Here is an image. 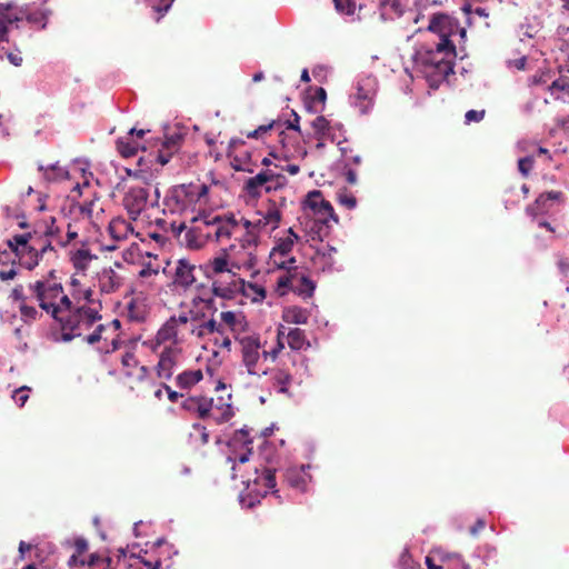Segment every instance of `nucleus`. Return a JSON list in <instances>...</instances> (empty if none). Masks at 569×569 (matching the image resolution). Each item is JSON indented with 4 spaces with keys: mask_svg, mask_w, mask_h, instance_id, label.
Wrapping results in <instances>:
<instances>
[{
    "mask_svg": "<svg viewBox=\"0 0 569 569\" xmlns=\"http://www.w3.org/2000/svg\"><path fill=\"white\" fill-rule=\"evenodd\" d=\"M460 30L465 36V29L459 28V21L447 13H433L429 22V31L439 36L436 50H429V89H438L439 86L453 73V60L456 46L450 37Z\"/></svg>",
    "mask_w": 569,
    "mask_h": 569,
    "instance_id": "nucleus-1",
    "label": "nucleus"
},
{
    "mask_svg": "<svg viewBox=\"0 0 569 569\" xmlns=\"http://www.w3.org/2000/svg\"><path fill=\"white\" fill-rule=\"evenodd\" d=\"M102 316L97 306L73 305L59 315L56 321L59 323L64 341L82 338L89 345H94L102 339L107 325L101 323Z\"/></svg>",
    "mask_w": 569,
    "mask_h": 569,
    "instance_id": "nucleus-2",
    "label": "nucleus"
},
{
    "mask_svg": "<svg viewBox=\"0 0 569 569\" xmlns=\"http://www.w3.org/2000/svg\"><path fill=\"white\" fill-rule=\"evenodd\" d=\"M191 227L184 234L186 243L191 249H200L208 241L220 242L230 239L239 228V222L232 213L220 214L213 211H201L192 216Z\"/></svg>",
    "mask_w": 569,
    "mask_h": 569,
    "instance_id": "nucleus-3",
    "label": "nucleus"
},
{
    "mask_svg": "<svg viewBox=\"0 0 569 569\" xmlns=\"http://www.w3.org/2000/svg\"><path fill=\"white\" fill-rule=\"evenodd\" d=\"M253 471L254 477H244L241 475V482L246 486V492L239 495V503L244 509H252L260 503L269 489L276 487L274 472L262 465V469L257 465H232V478L236 479L239 472Z\"/></svg>",
    "mask_w": 569,
    "mask_h": 569,
    "instance_id": "nucleus-4",
    "label": "nucleus"
},
{
    "mask_svg": "<svg viewBox=\"0 0 569 569\" xmlns=\"http://www.w3.org/2000/svg\"><path fill=\"white\" fill-rule=\"evenodd\" d=\"M8 247L27 270H33L48 254L56 256V250L49 239L39 232L14 234L7 241Z\"/></svg>",
    "mask_w": 569,
    "mask_h": 569,
    "instance_id": "nucleus-5",
    "label": "nucleus"
},
{
    "mask_svg": "<svg viewBox=\"0 0 569 569\" xmlns=\"http://www.w3.org/2000/svg\"><path fill=\"white\" fill-rule=\"evenodd\" d=\"M28 289L39 308L54 320L71 306V299L58 279H39L29 283Z\"/></svg>",
    "mask_w": 569,
    "mask_h": 569,
    "instance_id": "nucleus-6",
    "label": "nucleus"
},
{
    "mask_svg": "<svg viewBox=\"0 0 569 569\" xmlns=\"http://www.w3.org/2000/svg\"><path fill=\"white\" fill-rule=\"evenodd\" d=\"M209 188L204 183L179 184L171 188L164 198V212L173 214L193 213Z\"/></svg>",
    "mask_w": 569,
    "mask_h": 569,
    "instance_id": "nucleus-7",
    "label": "nucleus"
},
{
    "mask_svg": "<svg viewBox=\"0 0 569 569\" xmlns=\"http://www.w3.org/2000/svg\"><path fill=\"white\" fill-rule=\"evenodd\" d=\"M236 341L240 346L241 363L246 368L248 375H267V369L262 368V350L264 349L260 340V336L258 333L237 335Z\"/></svg>",
    "mask_w": 569,
    "mask_h": 569,
    "instance_id": "nucleus-8",
    "label": "nucleus"
},
{
    "mask_svg": "<svg viewBox=\"0 0 569 569\" xmlns=\"http://www.w3.org/2000/svg\"><path fill=\"white\" fill-rule=\"evenodd\" d=\"M315 288L313 281L300 273L297 267L280 274L276 281V291L279 296H284L291 290L303 298H309L312 296Z\"/></svg>",
    "mask_w": 569,
    "mask_h": 569,
    "instance_id": "nucleus-9",
    "label": "nucleus"
},
{
    "mask_svg": "<svg viewBox=\"0 0 569 569\" xmlns=\"http://www.w3.org/2000/svg\"><path fill=\"white\" fill-rule=\"evenodd\" d=\"M239 270L240 269L237 268H230L210 279L212 282L213 295L223 299H232L240 292L248 296V292L246 291V282L238 274Z\"/></svg>",
    "mask_w": 569,
    "mask_h": 569,
    "instance_id": "nucleus-10",
    "label": "nucleus"
},
{
    "mask_svg": "<svg viewBox=\"0 0 569 569\" xmlns=\"http://www.w3.org/2000/svg\"><path fill=\"white\" fill-rule=\"evenodd\" d=\"M377 90L378 80L375 76L368 74L358 79L353 98L355 106L361 114H367L371 111Z\"/></svg>",
    "mask_w": 569,
    "mask_h": 569,
    "instance_id": "nucleus-11",
    "label": "nucleus"
},
{
    "mask_svg": "<svg viewBox=\"0 0 569 569\" xmlns=\"http://www.w3.org/2000/svg\"><path fill=\"white\" fill-rule=\"evenodd\" d=\"M283 177L280 173H276L273 170L266 169L260 171L254 177L249 178L244 182V191L252 198L261 196L262 190L267 193L272 190H277L281 183L280 179Z\"/></svg>",
    "mask_w": 569,
    "mask_h": 569,
    "instance_id": "nucleus-12",
    "label": "nucleus"
},
{
    "mask_svg": "<svg viewBox=\"0 0 569 569\" xmlns=\"http://www.w3.org/2000/svg\"><path fill=\"white\" fill-rule=\"evenodd\" d=\"M307 206L312 210L318 222L328 226L330 221L338 222V216L335 213L333 207L327 201L321 191H310L306 200Z\"/></svg>",
    "mask_w": 569,
    "mask_h": 569,
    "instance_id": "nucleus-13",
    "label": "nucleus"
},
{
    "mask_svg": "<svg viewBox=\"0 0 569 569\" xmlns=\"http://www.w3.org/2000/svg\"><path fill=\"white\" fill-rule=\"evenodd\" d=\"M216 315L217 308L213 306V300L199 299L193 300L192 308L188 312H182L178 316V321L182 323V328L186 330L207 318V315Z\"/></svg>",
    "mask_w": 569,
    "mask_h": 569,
    "instance_id": "nucleus-14",
    "label": "nucleus"
},
{
    "mask_svg": "<svg viewBox=\"0 0 569 569\" xmlns=\"http://www.w3.org/2000/svg\"><path fill=\"white\" fill-rule=\"evenodd\" d=\"M149 191L143 187H131L122 199V204L131 220H137L148 204Z\"/></svg>",
    "mask_w": 569,
    "mask_h": 569,
    "instance_id": "nucleus-15",
    "label": "nucleus"
},
{
    "mask_svg": "<svg viewBox=\"0 0 569 569\" xmlns=\"http://www.w3.org/2000/svg\"><path fill=\"white\" fill-rule=\"evenodd\" d=\"M563 202L565 196L561 191L551 190L542 192L533 203L527 206L526 213L532 218V220H537L539 216L548 213L555 203L560 204Z\"/></svg>",
    "mask_w": 569,
    "mask_h": 569,
    "instance_id": "nucleus-16",
    "label": "nucleus"
},
{
    "mask_svg": "<svg viewBox=\"0 0 569 569\" xmlns=\"http://www.w3.org/2000/svg\"><path fill=\"white\" fill-rule=\"evenodd\" d=\"M311 465H290L284 472V480L289 487L306 492L310 475L308 470Z\"/></svg>",
    "mask_w": 569,
    "mask_h": 569,
    "instance_id": "nucleus-17",
    "label": "nucleus"
},
{
    "mask_svg": "<svg viewBox=\"0 0 569 569\" xmlns=\"http://www.w3.org/2000/svg\"><path fill=\"white\" fill-rule=\"evenodd\" d=\"M241 261H231L227 253V250H223L221 254L209 259L203 266V272L208 279H212L221 272L227 271L230 268H241Z\"/></svg>",
    "mask_w": 569,
    "mask_h": 569,
    "instance_id": "nucleus-18",
    "label": "nucleus"
},
{
    "mask_svg": "<svg viewBox=\"0 0 569 569\" xmlns=\"http://www.w3.org/2000/svg\"><path fill=\"white\" fill-rule=\"evenodd\" d=\"M181 350L177 347H166L161 353L157 365V373L161 379H170L173 369L179 361Z\"/></svg>",
    "mask_w": 569,
    "mask_h": 569,
    "instance_id": "nucleus-19",
    "label": "nucleus"
},
{
    "mask_svg": "<svg viewBox=\"0 0 569 569\" xmlns=\"http://www.w3.org/2000/svg\"><path fill=\"white\" fill-rule=\"evenodd\" d=\"M179 335H181V338H183L186 330L182 328V323L178 321V317L172 316L158 330L156 340L158 345L169 341L177 345L179 342Z\"/></svg>",
    "mask_w": 569,
    "mask_h": 569,
    "instance_id": "nucleus-20",
    "label": "nucleus"
},
{
    "mask_svg": "<svg viewBox=\"0 0 569 569\" xmlns=\"http://www.w3.org/2000/svg\"><path fill=\"white\" fill-rule=\"evenodd\" d=\"M214 316L216 315L208 313L203 321L186 329V333H189L200 340H203L214 333H222V325L216 320Z\"/></svg>",
    "mask_w": 569,
    "mask_h": 569,
    "instance_id": "nucleus-21",
    "label": "nucleus"
},
{
    "mask_svg": "<svg viewBox=\"0 0 569 569\" xmlns=\"http://www.w3.org/2000/svg\"><path fill=\"white\" fill-rule=\"evenodd\" d=\"M123 284V278L116 272L113 267L103 268L98 273V286L102 293H112L118 291Z\"/></svg>",
    "mask_w": 569,
    "mask_h": 569,
    "instance_id": "nucleus-22",
    "label": "nucleus"
},
{
    "mask_svg": "<svg viewBox=\"0 0 569 569\" xmlns=\"http://www.w3.org/2000/svg\"><path fill=\"white\" fill-rule=\"evenodd\" d=\"M230 399L231 395H228L227 398L222 396L217 399L211 398L210 418L217 423H224L232 418L233 410Z\"/></svg>",
    "mask_w": 569,
    "mask_h": 569,
    "instance_id": "nucleus-23",
    "label": "nucleus"
},
{
    "mask_svg": "<svg viewBox=\"0 0 569 569\" xmlns=\"http://www.w3.org/2000/svg\"><path fill=\"white\" fill-rule=\"evenodd\" d=\"M69 258L72 267L78 272L84 274L90 268L91 263L98 259V256L92 253L89 248L82 244L80 248L70 250Z\"/></svg>",
    "mask_w": 569,
    "mask_h": 569,
    "instance_id": "nucleus-24",
    "label": "nucleus"
},
{
    "mask_svg": "<svg viewBox=\"0 0 569 569\" xmlns=\"http://www.w3.org/2000/svg\"><path fill=\"white\" fill-rule=\"evenodd\" d=\"M258 233L256 231L246 232L240 239L239 243L244 252V258L241 260L242 264L247 268H252L256 264V248L258 246Z\"/></svg>",
    "mask_w": 569,
    "mask_h": 569,
    "instance_id": "nucleus-25",
    "label": "nucleus"
},
{
    "mask_svg": "<svg viewBox=\"0 0 569 569\" xmlns=\"http://www.w3.org/2000/svg\"><path fill=\"white\" fill-rule=\"evenodd\" d=\"M220 321L219 323L223 326V329L229 328L234 340L237 335H246L247 322L240 312L222 311L220 312Z\"/></svg>",
    "mask_w": 569,
    "mask_h": 569,
    "instance_id": "nucleus-26",
    "label": "nucleus"
},
{
    "mask_svg": "<svg viewBox=\"0 0 569 569\" xmlns=\"http://www.w3.org/2000/svg\"><path fill=\"white\" fill-rule=\"evenodd\" d=\"M133 231L132 223L122 217L113 218L108 226V232L114 242L127 240Z\"/></svg>",
    "mask_w": 569,
    "mask_h": 569,
    "instance_id": "nucleus-27",
    "label": "nucleus"
},
{
    "mask_svg": "<svg viewBox=\"0 0 569 569\" xmlns=\"http://www.w3.org/2000/svg\"><path fill=\"white\" fill-rule=\"evenodd\" d=\"M183 408L196 412L199 418H210L211 398L204 396H192L184 400Z\"/></svg>",
    "mask_w": 569,
    "mask_h": 569,
    "instance_id": "nucleus-28",
    "label": "nucleus"
},
{
    "mask_svg": "<svg viewBox=\"0 0 569 569\" xmlns=\"http://www.w3.org/2000/svg\"><path fill=\"white\" fill-rule=\"evenodd\" d=\"M271 382L272 387L280 393L290 395L289 387L292 383V375L284 367H277L271 370Z\"/></svg>",
    "mask_w": 569,
    "mask_h": 569,
    "instance_id": "nucleus-29",
    "label": "nucleus"
},
{
    "mask_svg": "<svg viewBox=\"0 0 569 569\" xmlns=\"http://www.w3.org/2000/svg\"><path fill=\"white\" fill-rule=\"evenodd\" d=\"M121 363L124 367V375L127 377L136 376L139 380H143L148 375V369L144 366H138V360L133 352H126L121 357Z\"/></svg>",
    "mask_w": 569,
    "mask_h": 569,
    "instance_id": "nucleus-30",
    "label": "nucleus"
},
{
    "mask_svg": "<svg viewBox=\"0 0 569 569\" xmlns=\"http://www.w3.org/2000/svg\"><path fill=\"white\" fill-rule=\"evenodd\" d=\"M193 271L194 266L186 260H179L174 271V283L184 288L191 286L196 281Z\"/></svg>",
    "mask_w": 569,
    "mask_h": 569,
    "instance_id": "nucleus-31",
    "label": "nucleus"
},
{
    "mask_svg": "<svg viewBox=\"0 0 569 569\" xmlns=\"http://www.w3.org/2000/svg\"><path fill=\"white\" fill-rule=\"evenodd\" d=\"M251 439L249 438V433L247 430L244 429H240L238 431H236L233 438L231 439V446L232 447H238L239 445H241L246 451L244 452H241L238 457V462L240 463H243V462H247L249 460V455L251 453V450L252 448L249 447L251 445ZM228 460L230 462H236L237 458H228Z\"/></svg>",
    "mask_w": 569,
    "mask_h": 569,
    "instance_id": "nucleus-32",
    "label": "nucleus"
},
{
    "mask_svg": "<svg viewBox=\"0 0 569 569\" xmlns=\"http://www.w3.org/2000/svg\"><path fill=\"white\" fill-rule=\"evenodd\" d=\"M300 237L293 231L292 228L287 230V236L279 238L276 246L272 248L274 259L278 256H289L293 249L295 243Z\"/></svg>",
    "mask_w": 569,
    "mask_h": 569,
    "instance_id": "nucleus-33",
    "label": "nucleus"
},
{
    "mask_svg": "<svg viewBox=\"0 0 569 569\" xmlns=\"http://www.w3.org/2000/svg\"><path fill=\"white\" fill-rule=\"evenodd\" d=\"M77 210L80 218L93 226L98 224L99 214L103 212L98 200L84 201L82 204L78 206Z\"/></svg>",
    "mask_w": 569,
    "mask_h": 569,
    "instance_id": "nucleus-34",
    "label": "nucleus"
},
{
    "mask_svg": "<svg viewBox=\"0 0 569 569\" xmlns=\"http://www.w3.org/2000/svg\"><path fill=\"white\" fill-rule=\"evenodd\" d=\"M117 151L122 158H131L138 153L140 149L146 148L134 137H121L116 142Z\"/></svg>",
    "mask_w": 569,
    "mask_h": 569,
    "instance_id": "nucleus-35",
    "label": "nucleus"
},
{
    "mask_svg": "<svg viewBox=\"0 0 569 569\" xmlns=\"http://www.w3.org/2000/svg\"><path fill=\"white\" fill-rule=\"evenodd\" d=\"M284 336L287 337L288 346L292 350L299 351L310 348V342L307 339L306 332L300 328H291L287 335L284 333Z\"/></svg>",
    "mask_w": 569,
    "mask_h": 569,
    "instance_id": "nucleus-36",
    "label": "nucleus"
},
{
    "mask_svg": "<svg viewBox=\"0 0 569 569\" xmlns=\"http://www.w3.org/2000/svg\"><path fill=\"white\" fill-rule=\"evenodd\" d=\"M52 11L49 8L42 7L39 9L30 10L26 14V19L29 23L36 26L39 29H44Z\"/></svg>",
    "mask_w": 569,
    "mask_h": 569,
    "instance_id": "nucleus-37",
    "label": "nucleus"
},
{
    "mask_svg": "<svg viewBox=\"0 0 569 569\" xmlns=\"http://www.w3.org/2000/svg\"><path fill=\"white\" fill-rule=\"evenodd\" d=\"M203 375L200 369L186 370L177 376V385L180 388L188 389L202 380Z\"/></svg>",
    "mask_w": 569,
    "mask_h": 569,
    "instance_id": "nucleus-38",
    "label": "nucleus"
},
{
    "mask_svg": "<svg viewBox=\"0 0 569 569\" xmlns=\"http://www.w3.org/2000/svg\"><path fill=\"white\" fill-rule=\"evenodd\" d=\"M282 318L288 323L305 325L308 321L309 315L307 310L300 307H290L284 310Z\"/></svg>",
    "mask_w": 569,
    "mask_h": 569,
    "instance_id": "nucleus-39",
    "label": "nucleus"
},
{
    "mask_svg": "<svg viewBox=\"0 0 569 569\" xmlns=\"http://www.w3.org/2000/svg\"><path fill=\"white\" fill-rule=\"evenodd\" d=\"M20 318L24 323H30L39 320L42 317V312H40L34 306L29 303V300L18 306Z\"/></svg>",
    "mask_w": 569,
    "mask_h": 569,
    "instance_id": "nucleus-40",
    "label": "nucleus"
},
{
    "mask_svg": "<svg viewBox=\"0 0 569 569\" xmlns=\"http://www.w3.org/2000/svg\"><path fill=\"white\" fill-rule=\"evenodd\" d=\"M296 258L289 257V256H278L276 259L273 257V251L270 252V263L277 268L286 270V272H289V270H292L296 268Z\"/></svg>",
    "mask_w": 569,
    "mask_h": 569,
    "instance_id": "nucleus-41",
    "label": "nucleus"
},
{
    "mask_svg": "<svg viewBox=\"0 0 569 569\" xmlns=\"http://www.w3.org/2000/svg\"><path fill=\"white\" fill-rule=\"evenodd\" d=\"M283 337H284V328L280 327L278 329V332H277V345H276V347L272 348L269 351L268 350H262L263 360L271 359L272 361H274L279 357L280 352L284 348Z\"/></svg>",
    "mask_w": 569,
    "mask_h": 569,
    "instance_id": "nucleus-42",
    "label": "nucleus"
},
{
    "mask_svg": "<svg viewBox=\"0 0 569 569\" xmlns=\"http://www.w3.org/2000/svg\"><path fill=\"white\" fill-rule=\"evenodd\" d=\"M150 8L158 13L156 21L159 22L160 19L170 10L174 0H147Z\"/></svg>",
    "mask_w": 569,
    "mask_h": 569,
    "instance_id": "nucleus-43",
    "label": "nucleus"
},
{
    "mask_svg": "<svg viewBox=\"0 0 569 569\" xmlns=\"http://www.w3.org/2000/svg\"><path fill=\"white\" fill-rule=\"evenodd\" d=\"M73 299L76 300V306H78V300H80V305L97 306L99 311L101 310V303L93 299V290L91 288L73 293Z\"/></svg>",
    "mask_w": 569,
    "mask_h": 569,
    "instance_id": "nucleus-44",
    "label": "nucleus"
},
{
    "mask_svg": "<svg viewBox=\"0 0 569 569\" xmlns=\"http://www.w3.org/2000/svg\"><path fill=\"white\" fill-rule=\"evenodd\" d=\"M337 199L341 206L346 207L349 210L355 209L357 206V198L347 189L340 190L337 193Z\"/></svg>",
    "mask_w": 569,
    "mask_h": 569,
    "instance_id": "nucleus-45",
    "label": "nucleus"
},
{
    "mask_svg": "<svg viewBox=\"0 0 569 569\" xmlns=\"http://www.w3.org/2000/svg\"><path fill=\"white\" fill-rule=\"evenodd\" d=\"M262 218L264 219L263 224H271L272 229H276L281 220V213L277 207L272 204Z\"/></svg>",
    "mask_w": 569,
    "mask_h": 569,
    "instance_id": "nucleus-46",
    "label": "nucleus"
},
{
    "mask_svg": "<svg viewBox=\"0 0 569 569\" xmlns=\"http://www.w3.org/2000/svg\"><path fill=\"white\" fill-rule=\"evenodd\" d=\"M279 124H280L279 121L272 120L268 124H262V126H259L257 129H254L252 131H248L246 133V137L248 139H258V138L264 136L267 132H269L274 127H278Z\"/></svg>",
    "mask_w": 569,
    "mask_h": 569,
    "instance_id": "nucleus-47",
    "label": "nucleus"
},
{
    "mask_svg": "<svg viewBox=\"0 0 569 569\" xmlns=\"http://www.w3.org/2000/svg\"><path fill=\"white\" fill-rule=\"evenodd\" d=\"M337 12L341 14H353L356 2L353 0H332Z\"/></svg>",
    "mask_w": 569,
    "mask_h": 569,
    "instance_id": "nucleus-48",
    "label": "nucleus"
},
{
    "mask_svg": "<svg viewBox=\"0 0 569 569\" xmlns=\"http://www.w3.org/2000/svg\"><path fill=\"white\" fill-rule=\"evenodd\" d=\"M30 388L23 386L16 389L12 393V399L19 407H23L29 399Z\"/></svg>",
    "mask_w": 569,
    "mask_h": 569,
    "instance_id": "nucleus-49",
    "label": "nucleus"
},
{
    "mask_svg": "<svg viewBox=\"0 0 569 569\" xmlns=\"http://www.w3.org/2000/svg\"><path fill=\"white\" fill-rule=\"evenodd\" d=\"M533 157L528 156L518 160V170L523 177H528L533 168Z\"/></svg>",
    "mask_w": 569,
    "mask_h": 569,
    "instance_id": "nucleus-50",
    "label": "nucleus"
},
{
    "mask_svg": "<svg viewBox=\"0 0 569 569\" xmlns=\"http://www.w3.org/2000/svg\"><path fill=\"white\" fill-rule=\"evenodd\" d=\"M214 337V346L222 350L231 351V339L228 335H226L224 330L222 329V333H216Z\"/></svg>",
    "mask_w": 569,
    "mask_h": 569,
    "instance_id": "nucleus-51",
    "label": "nucleus"
},
{
    "mask_svg": "<svg viewBox=\"0 0 569 569\" xmlns=\"http://www.w3.org/2000/svg\"><path fill=\"white\" fill-rule=\"evenodd\" d=\"M9 298L12 300V302L18 303V306L29 300V298L24 295V289L22 284H17L11 290Z\"/></svg>",
    "mask_w": 569,
    "mask_h": 569,
    "instance_id": "nucleus-52",
    "label": "nucleus"
},
{
    "mask_svg": "<svg viewBox=\"0 0 569 569\" xmlns=\"http://www.w3.org/2000/svg\"><path fill=\"white\" fill-rule=\"evenodd\" d=\"M180 142H181V136L180 134H173L171 137H168L162 142V147L173 154L174 152L178 151Z\"/></svg>",
    "mask_w": 569,
    "mask_h": 569,
    "instance_id": "nucleus-53",
    "label": "nucleus"
},
{
    "mask_svg": "<svg viewBox=\"0 0 569 569\" xmlns=\"http://www.w3.org/2000/svg\"><path fill=\"white\" fill-rule=\"evenodd\" d=\"M312 128L317 134L323 136L329 129L328 120L319 116L312 121Z\"/></svg>",
    "mask_w": 569,
    "mask_h": 569,
    "instance_id": "nucleus-54",
    "label": "nucleus"
},
{
    "mask_svg": "<svg viewBox=\"0 0 569 569\" xmlns=\"http://www.w3.org/2000/svg\"><path fill=\"white\" fill-rule=\"evenodd\" d=\"M548 90L553 92L555 90L563 91L569 94V78H558L548 86Z\"/></svg>",
    "mask_w": 569,
    "mask_h": 569,
    "instance_id": "nucleus-55",
    "label": "nucleus"
},
{
    "mask_svg": "<svg viewBox=\"0 0 569 569\" xmlns=\"http://www.w3.org/2000/svg\"><path fill=\"white\" fill-rule=\"evenodd\" d=\"M550 78L549 71H538L529 78V81L532 86H542L547 84Z\"/></svg>",
    "mask_w": 569,
    "mask_h": 569,
    "instance_id": "nucleus-56",
    "label": "nucleus"
},
{
    "mask_svg": "<svg viewBox=\"0 0 569 569\" xmlns=\"http://www.w3.org/2000/svg\"><path fill=\"white\" fill-rule=\"evenodd\" d=\"M486 114V110H469L465 114V123L470 124L471 122H480Z\"/></svg>",
    "mask_w": 569,
    "mask_h": 569,
    "instance_id": "nucleus-57",
    "label": "nucleus"
},
{
    "mask_svg": "<svg viewBox=\"0 0 569 569\" xmlns=\"http://www.w3.org/2000/svg\"><path fill=\"white\" fill-rule=\"evenodd\" d=\"M413 61L419 71L421 73H425V69L427 68L426 53L422 52L421 50L416 51V53L413 54Z\"/></svg>",
    "mask_w": 569,
    "mask_h": 569,
    "instance_id": "nucleus-58",
    "label": "nucleus"
},
{
    "mask_svg": "<svg viewBox=\"0 0 569 569\" xmlns=\"http://www.w3.org/2000/svg\"><path fill=\"white\" fill-rule=\"evenodd\" d=\"M557 267H558L559 272L563 277H568L569 276V258H567L565 256H558V258H557Z\"/></svg>",
    "mask_w": 569,
    "mask_h": 569,
    "instance_id": "nucleus-59",
    "label": "nucleus"
},
{
    "mask_svg": "<svg viewBox=\"0 0 569 569\" xmlns=\"http://www.w3.org/2000/svg\"><path fill=\"white\" fill-rule=\"evenodd\" d=\"M17 274H18V270L14 267V264H12L9 268L0 269V280L1 281L12 280L17 277Z\"/></svg>",
    "mask_w": 569,
    "mask_h": 569,
    "instance_id": "nucleus-60",
    "label": "nucleus"
},
{
    "mask_svg": "<svg viewBox=\"0 0 569 569\" xmlns=\"http://www.w3.org/2000/svg\"><path fill=\"white\" fill-rule=\"evenodd\" d=\"M7 58L14 67H20L23 62V57L19 50L8 52Z\"/></svg>",
    "mask_w": 569,
    "mask_h": 569,
    "instance_id": "nucleus-61",
    "label": "nucleus"
},
{
    "mask_svg": "<svg viewBox=\"0 0 569 569\" xmlns=\"http://www.w3.org/2000/svg\"><path fill=\"white\" fill-rule=\"evenodd\" d=\"M411 561V556L409 555L408 550H405L399 560L400 569H415V565L412 563L409 566V562Z\"/></svg>",
    "mask_w": 569,
    "mask_h": 569,
    "instance_id": "nucleus-62",
    "label": "nucleus"
},
{
    "mask_svg": "<svg viewBox=\"0 0 569 569\" xmlns=\"http://www.w3.org/2000/svg\"><path fill=\"white\" fill-rule=\"evenodd\" d=\"M172 157V153L169 152L167 149H164L163 147H161V149L159 150L158 152V156H157V161L164 166L167 164L169 161H170V158Z\"/></svg>",
    "mask_w": 569,
    "mask_h": 569,
    "instance_id": "nucleus-63",
    "label": "nucleus"
},
{
    "mask_svg": "<svg viewBox=\"0 0 569 569\" xmlns=\"http://www.w3.org/2000/svg\"><path fill=\"white\" fill-rule=\"evenodd\" d=\"M486 527V521L479 518L473 526L470 527V535L476 537Z\"/></svg>",
    "mask_w": 569,
    "mask_h": 569,
    "instance_id": "nucleus-64",
    "label": "nucleus"
}]
</instances>
